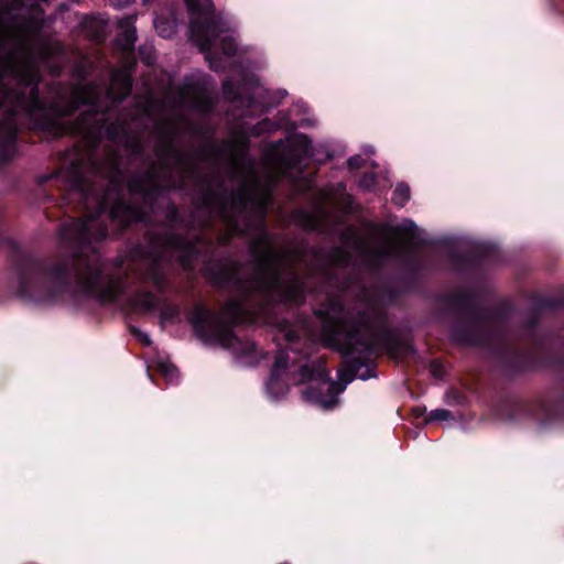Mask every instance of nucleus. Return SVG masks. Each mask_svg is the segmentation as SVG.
I'll list each match as a JSON object with an SVG mask.
<instances>
[{"mask_svg": "<svg viewBox=\"0 0 564 564\" xmlns=\"http://www.w3.org/2000/svg\"><path fill=\"white\" fill-rule=\"evenodd\" d=\"M37 1H39V0H34V2H35L36 4H37Z\"/></svg>", "mask_w": 564, "mask_h": 564, "instance_id": "obj_36", "label": "nucleus"}, {"mask_svg": "<svg viewBox=\"0 0 564 564\" xmlns=\"http://www.w3.org/2000/svg\"><path fill=\"white\" fill-rule=\"evenodd\" d=\"M289 368V356L285 350H281L274 360L270 378L265 384L269 395L276 400L288 391V384L283 380V372Z\"/></svg>", "mask_w": 564, "mask_h": 564, "instance_id": "obj_8", "label": "nucleus"}, {"mask_svg": "<svg viewBox=\"0 0 564 564\" xmlns=\"http://www.w3.org/2000/svg\"><path fill=\"white\" fill-rule=\"evenodd\" d=\"M133 304L147 312H152L158 306V299L151 292H142L134 296Z\"/></svg>", "mask_w": 564, "mask_h": 564, "instance_id": "obj_14", "label": "nucleus"}, {"mask_svg": "<svg viewBox=\"0 0 564 564\" xmlns=\"http://www.w3.org/2000/svg\"><path fill=\"white\" fill-rule=\"evenodd\" d=\"M51 275L57 283L74 280L85 293L102 302L117 301L123 292V281L111 276L106 264L96 254L86 261L77 260L72 268H55Z\"/></svg>", "mask_w": 564, "mask_h": 564, "instance_id": "obj_5", "label": "nucleus"}, {"mask_svg": "<svg viewBox=\"0 0 564 564\" xmlns=\"http://www.w3.org/2000/svg\"><path fill=\"white\" fill-rule=\"evenodd\" d=\"M129 189H130L131 192H135V191H137V188H135V187H134V185H132V184H129Z\"/></svg>", "mask_w": 564, "mask_h": 564, "instance_id": "obj_33", "label": "nucleus"}, {"mask_svg": "<svg viewBox=\"0 0 564 564\" xmlns=\"http://www.w3.org/2000/svg\"><path fill=\"white\" fill-rule=\"evenodd\" d=\"M285 338L290 343H294L300 339V335L293 330H285Z\"/></svg>", "mask_w": 564, "mask_h": 564, "instance_id": "obj_27", "label": "nucleus"}, {"mask_svg": "<svg viewBox=\"0 0 564 564\" xmlns=\"http://www.w3.org/2000/svg\"><path fill=\"white\" fill-rule=\"evenodd\" d=\"M252 195L257 202L258 207L263 213L272 203V194L270 184H264L261 187L256 186L252 189Z\"/></svg>", "mask_w": 564, "mask_h": 564, "instance_id": "obj_12", "label": "nucleus"}, {"mask_svg": "<svg viewBox=\"0 0 564 564\" xmlns=\"http://www.w3.org/2000/svg\"><path fill=\"white\" fill-rule=\"evenodd\" d=\"M180 315V311L174 305H164L161 310V322L162 324L173 322Z\"/></svg>", "mask_w": 564, "mask_h": 564, "instance_id": "obj_19", "label": "nucleus"}, {"mask_svg": "<svg viewBox=\"0 0 564 564\" xmlns=\"http://www.w3.org/2000/svg\"><path fill=\"white\" fill-rule=\"evenodd\" d=\"M430 370L435 378H441L444 373L443 367L436 361L431 362Z\"/></svg>", "mask_w": 564, "mask_h": 564, "instance_id": "obj_24", "label": "nucleus"}, {"mask_svg": "<svg viewBox=\"0 0 564 564\" xmlns=\"http://www.w3.org/2000/svg\"><path fill=\"white\" fill-rule=\"evenodd\" d=\"M83 198L85 209H95L85 219L72 220L64 228L67 239L79 243H90L104 239L108 235V219L115 231H121L133 221L142 219L141 213L122 202L120 174H111L107 188L102 193H96L94 188L77 184L74 188Z\"/></svg>", "mask_w": 564, "mask_h": 564, "instance_id": "obj_3", "label": "nucleus"}, {"mask_svg": "<svg viewBox=\"0 0 564 564\" xmlns=\"http://www.w3.org/2000/svg\"><path fill=\"white\" fill-rule=\"evenodd\" d=\"M252 84H253V82L251 79L250 80L243 79L242 85H240L236 90L234 88V84L229 80H226L223 85L224 95L226 96V98L237 101L243 107H247V108H250V107L258 108L259 107L261 110H263L264 105L254 100L253 96H251V97L242 96V91L246 90L248 86H252Z\"/></svg>", "mask_w": 564, "mask_h": 564, "instance_id": "obj_10", "label": "nucleus"}, {"mask_svg": "<svg viewBox=\"0 0 564 564\" xmlns=\"http://www.w3.org/2000/svg\"><path fill=\"white\" fill-rule=\"evenodd\" d=\"M451 417V412L444 409H437L430 413L429 419H425V423L427 421H446Z\"/></svg>", "mask_w": 564, "mask_h": 564, "instance_id": "obj_21", "label": "nucleus"}, {"mask_svg": "<svg viewBox=\"0 0 564 564\" xmlns=\"http://www.w3.org/2000/svg\"><path fill=\"white\" fill-rule=\"evenodd\" d=\"M284 96H286V93L285 91H281V97L283 98Z\"/></svg>", "mask_w": 564, "mask_h": 564, "instance_id": "obj_35", "label": "nucleus"}, {"mask_svg": "<svg viewBox=\"0 0 564 564\" xmlns=\"http://www.w3.org/2000/svg\"><path fill=\"white\" fill-rule=\"evenodd\" d=\"M121 28H123V32L118 36L117 43L123 51H132L134 43L137 41V30L132 25V19L127 18L121 21Z\"/></svg>", "mask_w": 564, "mask_h": 564, "instance_id": "obj_11", "label": "nucleus"}, {"mask_svg": "<svg viewBox=\"0 0 564 564\" xmlns=\"http://www.w3.org/2000/svg\"><path fill=\"white\" fill-rule=\"evenodd\" d=\"M154 26L158 34L164 39L171 37L176 31L175 22L161 18L154 20Z\"/></svg>", "mask_w": 564, "mask_h": 564, "instance_id": "obj_16", "label": "nucleus"}, {"mask_svg": "<svg viewBox=\"0 0 564 564\" xmlns=\"http://www.w3.org/2000/svg\"><path fill=\"white\" fill-rule=\"evenodd\" d=\"M292 148H296V156H307L312 154V143L304 134L294 135L290 141Z\"/></svg>", "mask_w": 564, "mask_h": 564, "instance_id": "obj_15", "label": "nucleus"}, {"mask_svg": "<svg viewBox=\"0 0 564 564\" xmlns=\"http://www.w3.org/2000/svg\"><path fill=\"white\" fill-rule=\"evenodd\" d=\"M135 336L140 341H142L144 345H150L151 339L150 336L147 333H143L141 330H134Z\"/></svg>", "mask_w": 564, "mask_h": 564, "instance_id": "obj_25", "label": "nucleus"}, {"mask_svg": "<svg viewBox=\"0 0 564 564\" xmlns=\"http://www.w3.org/2000/svg\"><path fill=\"white\" fill-rule=\"evenodd\" d=\"M252 251L257 264L246 285V294L229 301L220 313L196 305L189 314V323L203 341L229 349L237 356H252L257 347L252 341L236 337L231 329L234 325L272 324L274 302L299 304L304 300L307 286L300 276L299 257L276 252L267 234L253 242Z\"/></svg>", "mask_w": 564, "mask_h": 564, "instance_id": "obj_1", "label": "nucleus"}, {"mask_svg": "<svg viewBox=\"0 0 564 564\" xmlns=\"http://www.w3.org/2000/svg\"><path fill=\"white\" fill-rule=\"evenodd\" d=\"M194 107L197 108L198 110L206 111V110L209 109V104L204 101L202 104L200 102L199 104H195Z\"/></svg>", "mask_w": 564, "mask_h": 564, "instance_id": "obj_28", "label": "nucleus"}, {"mask_svg": "<svg viewBox=\"0 0 564 564\" xmlns=\"http://www.w3.org/2000/svg\"><path fill=\"white\" fill-rule=\"evenodd\" d=\"M186 3L192 41L206 54L210 68L218 72L224 67L220 54L231 57L237 51L234 28L223 14L215 12L210 0H186Z\"/></svg>", "mask_w": 564, "mask_h": 564, "instance_id": "obj_4", "label": "nucleus"}, {"mask_svg": "<svg viewBox=\"0 0 564 564\" xmlns=\"http://www.w3.org/2000/svg\"><path fill=\"white\" fill-rule=\"evenodd\" d=\"M409 198H410V188L404 184L398 185L392 195L393 203L399 206H403L408 202Z\"/></svg>", "mask_w": 564, "mask_h": 564, "instance_id": "obj_18", "label": "nucleus"}, {"mask_svg": "<svg viewBox=\"0 0 564 564\" xmlns=\"http://www.w3.org/2000/svg\"><path fill=\"white\" fill-rule=\"evenodd\" d=\"M465 302L473 308L477 310L476 315L473 318L470 328L456 330L455 337L467 345L481 346L494 340L496 336L492 334V329L499 324V321L491 315L478 312V302L473 296H467Z\"/></svg>", "mask_w": 564, "mask_h": 564, "instance_id": "obj_6", "label": "nucleus"}, {"mask_svg": "<svg viewBox=\"0 0 564 564\" xmlns=\"http://www.w3.org/2000/svg\"><path fill=\"white\" fill-rule=\"evenodd\" d=\"M376 176L373 173H367L365 174L360 181L359 186L364 188L365 191H370L375 186Z\"/></svg>", "mask_w": 564, "mask_h": 564, "instance_id": "obj_22", "label": "nucleus"}, {"mask_svg": "<svg viewBox=\"0 0 564 564\" xmlns=\"http://www.w3.org/2000/svg\"><path fill=\"white\" fill-rule=\"evenodd\" d=\"M293 123H294V126H310V124H312V122L310 120H307V119H301L299 121H294Z\"/></svg>", "mask_w": 564, "mask_h": 564, "instance_id": "obj_29", "label": "nucleus"}, {"mask_svg": "<svg viewBox=\"0 0 564 564\" xmlns=\"http://www.w3.org/2000/svg\"><path fill=\"white\" fill-rule=\"evenodd\" d=\"M391 355L394 358H413L415 356V349L410 340H401L392 345Z\"/></svg>", "mask_w": 564, "mask_h": 564, "instance_id": "obj_13", "label": "nucleus"}, {"mask_svg": "<svg viewBox=\"0 0 564 564\" xmlns=\"http://www.w3.org/2000/svg\"><path fill=\"white\" fill-rule=\"evenodd\" d=\"M254 89H256V90H259V91H260V90H263V89H262L261 87H259V86L254 87Z\"/></svg>", "mask_w": 564, "mask_h": 564, "instance_id": "obj_34", "label": "nucleus"}, {"mask_svg": "<svg viewBox=\"0 0 564 564\" xmlns=\"http://www.w3.org/2000/svg\"><path fill=\"white\" fill-rule=\"evenodd\" d=\"M318 328L303 327L305 336L325 347L339 350L347 368L338 373L339 382L329 380L322 365H304L300 368L295 383L310 382L303 398L323 410L334 409L338 395L355 378L370 377L367 361L376 346L375 328L381 323L380 308L372 300H360L344 306L337 299H330L315 311Z\"/></svg>", "mask_w": 564, "mask_h": 564, "instance_id": "obj_2", "label": "nucleus"}, {"mask_svg": "<svg viewBox=\"0 0 564 564\" xmlns=\"http://www.w3.org/2000/svg\"><path fill=\"white\" fill-rule=\"evenodd\" d=\"M541 308L551 307V304L549 302H543L541 305Z\"/></svg>", "mask_w": 564, "mask_h": 564, "instance_id": "obj_31", "label": "nucleus"}, {"mask_svg": "<svg viewBox=\"0 0 564 564\" xmlns=\"http://www.w3.org/2000/svg\"><path fill=\"white\" fill-rule=\"evenodd\" d=\"M159 370L161 375L166 379L167 382L172 383L178 378L177 368L170 361H162L159 364Z\"/></svg>", "mask_w": 564, "mask_h": 564, "instance_id": "obj_17", "label": "nucleus"}, {"mask_svg": "<svg viewBox=\"0 0 564 564\" xmlns=\"http://www.w3.org/2000/svg\"><path fill=\"white\" fill-rule=\"evenodd\" d=\"M531 415L538 422L540 430L555 426L564 420V414L558 404L549 401H540L534 404Z\"/></svg>", "mask_w": 564, "mask_h": 564, "instance_id": "obj_9", "label": "nucleus"}, {"mask_svg": "<svg viewBox=\"0 0 564 564\" xmlns=\"http://www.w3.org/2000/svg\"><path fill=\"white\" fill-rule=\"evenodd\" d=\"M375 150L371 145H367L364 148V153L365 154H373Z\"/></svg>", "mask_w": 564, "mask_h": 564, "instance_id": "obj_30", "label": "nucleus"}, {"mask_svg": "<svg viewBox=\"0 0 564 564\" xmlns=\"http://www.w3.org/2000/svg\"><path fill=\"white\" fill-rule=\"evenodd\" d=\"M145 279L152 281L153 285L160 291L164 288L163 274L156 268L152 269Z\"/></svg>", "mask_w": 564, "mask_h": 564, "instance_id": "obj_20", "label": "nucleus"}, {"mask_svg": "<svg viewBox=\"0 0 564 564\" xmlns=\"http://www.w3.org/2000/svg\"><path fill=\"white\" fill-rule=\"evenodd\" d=\"M424 243H425V248H426V247H427V245L432 243V241H431L430 239H427V237L425 236Z\"/></svg>", "mask_w": 564, "mask_h": 564, "instance_id": "obj_32", "label": "nucleus"}, {"mask_svg": "<svg viewBox=\"0 0 564 564\" xmlns=\"http://www.w3.org/2000/svg\"><path fill=\"white\" fill-rule=\"evenodd\" d=\"M115 8H123L132 3L134 0H108Z\"/></svg>", "mask_w": 564, "mask_h": 564, "instance_id": "obj_26", "label": "nucleus"}, {"mask_svg": "<svg viewBox=\"0 0 564 564\" xmlns=\"http://www.w3.org/2000/svg\"><path fill=\"white\" fill-rule=\"evenodd\" d=\"M367 163L368 162L362 160L359 155H355L348 160V167L350 170H357V169H360L361 166L366 165Z\"/></svg>", "mask_w": 564, "mask_h": 564, "instance_id": "obj_23", "label": "nucleus"}, {"mask_svg": "<svg viewBox=\"0 0 564 564\" xmlns=\"http://www.w3.org/2000/svg\"><path fill=\"white\" fill-rule=\"evenodd\" d=\"M412 235L393 230L390 234H380L378 246L370 251L371 258L382 261L412 252Z\"/></svg>", "mask_w": 564, "mask_h": 564, "instance_id": "obj_7", "label": "nucleus"}]
</instances>
